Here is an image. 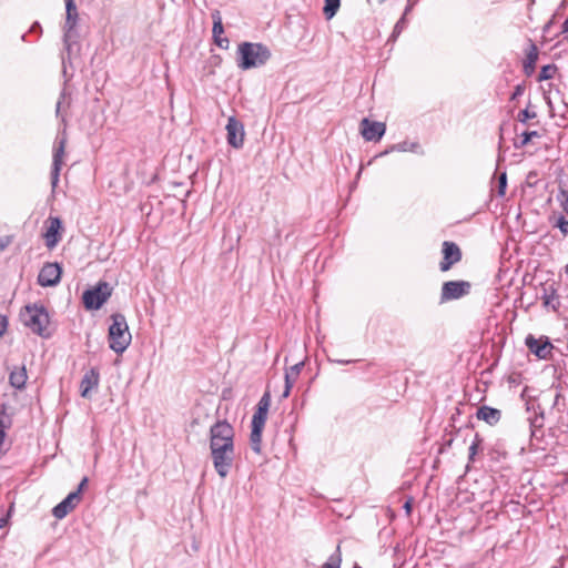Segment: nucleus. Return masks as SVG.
<instances>
[{
  "instance_id": "1",
  "label": "nucleus",
  "mask_w": 568,
  "mask_h": 568,
  "mask_svg": "<svg viewBox=\"0 0 568 568\" xmlns=\"http://www.w3.org/2000/svg\"><path fill=\"white\" fill-rule=\"evenodd\" d=\"M270 49L260 42H242L237 48L236 65L250 70L264 65L271 59Z\"/></svg>"
},
{
  "instance_id": "2",
  "label": "nucleus",
  "mask_w": 568,
  "mask_h": 568,
  "mask_svg": "<svg viewBox=\"0 0 568 568\" xmlns=\"http://www.w3.org/2000/svg\"><path fill=\"white\" fill-rule=\"evenodd\" d=\"M112 324L109 327V346L116 354H122L130 345L132 336L126 318L121 313L111 315Z\"/></svg>"
},
{
  "instance_id": "3",
  "label": "nucleus",
  "mask_w": 568,
  "mask_h": 568,
  "mask_svg": "<svg viewBox=\"0 0 568 568\" xmlns=\"http://www.w3.org/2000/svg\"><path fill=\"white\" fill-rule=\"evenodd\" d=\"M271 405V394L265 392L257 403L256 410L252 417V430L250 435V445L253 452L261 453L262 432L264 429L267 413Z\"/></svg>"
},
{
  "instance_id": "4",
  "label": "nucleus",
  "mask_w": 568,
  "mask_h": 568,
  "mask_svg": "<svg viewBox=\"0 0 568 568\" xmlns=\"http://www.w3.org/2000/svg\"><path fill=\"white\" fill-rule=\"evenodd\" d=\"M21 320L32 333L42 337H49L51 335L48 331L50 323L49 313L43 305H27L21 312Z\"/></svg>"
},
{
  "instance_id": "5",
  "label": "nucleus",
  "mask_w": 568,
  "mask_h": 568,
  "mask_svg": "<svg viewBox=\"0 0 568 568\" xmlns=\"http://www.w3.org/2000/svg\"><path fill=\"white\" fill-rule=\"evenodd\" d=\"M214 469L221 478H225L233 466L235 458L234 443L210 446Z\"/></svg>"
},
{
  "instance_id": "6",
  "label": "nucleus",
  "mask_w": 568,
  "mask_h": 568,
  "mask_svg": "<svg viewBox=\"0 0 568 568\" xmlns=\"http://www.w3.org/2000/svg\"><path fill=\"white\" fill-rule=\"evenodd\" d=\"M112 288L106 282H99L93 288L83 293L82 301L87 310H99L111 296Z\"/></svg>"
},
{
  "instance_id": "7",
  "label": "nucleus",
  "mask_w": 568,
  "mask_h": 568,
  "mask_svg": "<svg viewBox=\"0 0 568 568\" xmlns=\"http://www.w3.org/2000/svg\"><path fill=\"white\" fill-rule=\"evenodd\" d=\"M79 20V13L74 0H65V22L63 27V41L67 48H70L71 41L78 38L77 24Z\"/></svg>"
},
{
  "instance_id": "8",
  "label": "nucleus",
  "mask_w": 568,
  "mask_h": 568,
  "mask_svg": "<svg viewBox=\"0 0 568 568\" xmlns=\"http://www.w3.org/2000/svg\"><path fill=\"white\" fill-rule=\"evenodd\" d=\"M471 284L468 281H448L442 286L440 303L462 298L470 293Z\"/></svg>"
},
{
  "instance_id": "9",
  "label": "nucleus",
  "mask_w": 568,
  "mask_h": 568,
  "mask_svg": "<svg viewBox=\"0 0 568 568\" xmlns=\"http://www.w3.org/2000/svg\"><path fill=\"white\" fill-rule=\"evenodd\" d=\"M234 443V428L226 420H217L210 428V446Z\"/></svg>"
},
{
  "instance_id": "10",
  "label": "nucleus",
  "mask_w": 568,
  "mask_h": 568,
  "mask_svg": "<svg viewBox=\"0 0 568 568\" xmlns=\"http://www.w3.org/2000/svg\"><path fill=\"white\" fill-rule=\"evenodd\" d=\"M226 140L234 149H241L244 144V125L235 116H230L226 124Z\"/></svg>"
},
{
  "instance_id": "11",
  "label": "nucleus",
  "mask_w": 568,
  "mask_h": 568,
  "mask_svg": "<svg viewBox=\"0 0 568 568\" xmlns=\"http://www.w3.org/2000/svg\"><path fill=\"white\" fill-rule=\"evenodd\" d=\"M62 268L58 263H45L38 274L42 287L55 286L61 280Z\"/></svg>"
},
{
  "instance_id": "12",
  "label": "nucleus",
  "mask_w": 568,
  "mask_h": 568,
  "mask_svg": "<svg viewBox=\"0 0 568 568\" xmlns=\"http://www.w3.org/2000/svg\"><path fill=\"white\" fill-rule=\"evenodd\" d=\"M443 260L439 263V270L442 272H447L452 268V266L458 263L462 260V251L459 246L450 241H445L443 243Z\"/></svg>"
},
{
  "instance_id": "13",
  "label": "nucleus",
  "mask_w": 568,
  "mask_h": 568,
  "mask_svg": "<svg viewBox=\"0 0 568 568\" xmlns=\"http://www.w3.org/2000/svg\"><path fill=\"white\" fill-rule=\"evenodd\" d=\"M67 145V138L62 136L58 139L55 142L54 151H53V161H52V170H51V185L52 189H55L59 183L60 171L63 164V156Z\"/></svg>"
},
{
  "instance_id": "14",
  "label": "nucleus",
  "mask_w": 568,
  "mask_h": 568,
  "mask_svg": "<svg viewBox=\"0 0 568 568\" xmlns=\"http://www.w3.org/2000/svg\"><path fill=\"white\" fill-rule=\"evenodd\" d=\"M525 344L528 349L540 359H547L551 356L554 346L549 342L548 337L535 338L531 334H529L525 339Z\"/></svg>"
},
{
  "instance_id": "15",
  "label": "nucleus",
  "mask_w": 568,
  "mask_h": 568,
  "mask_svg": "<svg viewBox=\"0 0 568 568\" xmlns=\"http://www.w3.org/2000/svg\"><path fill=\"white\" fill-rule=\"evenodd\" d=\"M386 131V125L383 122L371 121L364 118L361 121V133L366 141H379Z\"/></svg>"
},
{
  "instance_id": "16",
  "label": "nucleus",
  "mask_w": 568,
  "mask_h": 568,
  "mask_svg": "<svg viewBox=\"0 0 568 568\" xmlns=\"http://www.w3.org/2000/svg\"><path fill=\"white\" fill-rule=\"evenodd\" d=\"M80 500L81 496L78 493H70L61 503L53 507L52 515L57 519L64 518L78 506Z\"/></svg>"
},
{
  "instance_id": "17",
  "label": "nucleus",
  "mask_w": 568,
  "mask_h": 568,
  "mask_svg": "<svg viewBox=\"0 0 568 568\" xmlns=\"http://www.w3.org/2000/svg\"><path fill=\"white\" fill-rule=\"evenodd\" d=\"M544 306L550 307L554 312H557L560 307L559 295L557 293L556 284L545 283L541 285V296Z\"/></svg>"
},
{
  "instance_id": "18",
  "label": "nucleus",
  "mask_w": 568,
  "mask_h": 568,
  "mask_svg": "<svg viewBox=\"0 0 568 568\" xmlns=\"http://www.w3.org/2000/svg\"><path fill=\"white\" fill-rule=\"evenodd\" d=\"M99 382L100 372L98 368L92 367L85 372L80 383L81 396L89 398L91 390L98 388Z\"/></svg>"
},
{
  "instance_id": "19",
  "label": "nucleus",
  "mask_w": 568,
  "mask_h": 568,
  "mask_svg": "<svg viewBox=\"0 0 568 568\" xmlns=\"http://www.w3.org/2000/svg\"><path fill=\"white\" fill-rule=\"evenodd\" d=\"M211 17L213 19L212 33H213L214 43L217 47H220L221 49H227L230 41L227 38L222 37V34L224 32V28H223V23H222L221 12L219 10H214L211 13Z\"/></svg>"
},
{
  "instance_id": "20",
  "label": "nucleus",
  "mask_w": 568,
  "mask_h": 568,
  "mask_svg": "<svg viewBox=\"0 0 568 568\" xmlns=\"http://www.w3.org/2000/svg\"><path fill=\"white\" fill-rule=\"evenodd\" d=\"M49 226L44 233L45 245L48 248H53L59 243L61 236L59 234L60 229L62 227L61 220L59 217L50 216Z\"/></svg>"
},
{
  "instance_id": "21",
  "label": "nucleus",
  "mask_w": 568,
  "mask_h": 568,
  "mask_svg": "<svg viewBox=\"0 0 568 568\" xmlns=\"http://www.w3.org/2000/svg\"><path fill=\"white\" fill-rule=\"evenodd\" d=\"M476 417L479 420L487 423L489 426H495L499 423L501 418V412L497 408L483 405L478 407L476 412Z\"/></svg>"
},
{
  "instance_id": "22",
  "label": "nucleus",
  "mask_w": 568,
  "mask_h": 568,
  "mask_svg": "<svg viewBox=\"0 0 568 568\" xmlns=\"http://www.w3.org/2000/svg\"><path fill=\"white\" fill-rule=\"evenodd\" d=\"M303 367L304 362L301 361L285 371V387L282 397L286 398L290 396L291 389L294 386L295 382L297 381Z\"/></svg>"
},
{
  "instance_id": "23",
  "label": "nucleus",
  "mask_w": 568,
  "mask_h": 568,
  "mask_svg": "<svg viewBox=\"0 0 568 568\" xmlns=\"http://www.w3.org/2000/svg\"><path fill=\"white\" fill-rule=\"evenodd\" d=\"M28 379L26 366H14L9 374V383L16 389H23Z\"/></svg>"
},
{
  "instance_id": "24",
  "label": "nucleus",
  "mask_w": 568,
  "mask_h": 568,
  "mask_svg": "<svg viewBox=\"0 0 568 568\" xmlns=\"http://www.w3.org/2000/svg\"><path fill=\"white\" fill-rule=\"evenodd\" d=\"M538 60V48L535 43H530L529 51L527 52L524 61V72L527 77H530L535 72L536 62Z\"/></svg>"
},
{
  "instance_id": "25",
  "label": "nucleus",
  "mask_w": 568,
  "mask_h": 568,
  "mask_svg": "<svg viewBox=\"0 0 568 568\" xmlns=\"http://www.w3.org/2000/svg\"><path fill=\"white\" fill-rule=\"evenodd\" d=\"M397 151V152H414L417 154H424V151L420 148V144L418 142H408L403 141L397 144H393L389 150H386L384 154H387L389 152Z\"/></svg>"
},
{
  "instance_id": "26",
  "label": "nucleus",
  "mask_w": 568,
  "mask_h": 568,
  "mask_svg": "<svg viewBox=\"0 0 568 568\" xmlns=\"http://www.w3.org/2000/svg\"><path fill=\"white\" fill-rule=\"evenodd\" d=\"M11 424L10 416L6 412V407H0V455L4 454V450L2 449L3 442L6 438V428H9Z\"/></svg>"
},
{
  "instance_id": "27",
  "label": "nucleus",
  "mask_w": 568,
  "mask_h": 568,
  "mask_svg": "<svg viewBox=\"0 0 568 568\" xmlns=\"http://www.w3.org/2000/svg\"><path fill=\"white\" fill-rule=\"evenodd\" d=\"M341 6V0H325L323 13L327 20H331L337 12Z\"/></svg>"
},
{
  "instance_id": "28",
  "label": "nucleus",
  "mask_w": 568,
  "mask_h": 568,
  "mask_svg": "<svg viewBox=\"0 0 568 568\" xmlns=\"http://www.w3.org/2000/svg\"><path fill=\"white\" fill-rule=\"evenodd\" d=\"M557 72V65L556 64H547L544 65L538 74L537 80L539 82L550 80L554 78L555 73Z\"/></svg>"
},
{
  "instance_id": "29",
  "label": "nucleus",
  "mask_w": 568,
  "mask_h": 568,
  "mask_svg": "<svg viewBox=\"0 0 568 568\" xmlns=\"http://www.w3.org/2000/svg\"><path fill=\"white\" fill-rule=\"evenodd\" d=\"M544 412L540 410L539 413H536L534 417H530V428H531V435L535 436V432L537 429H541L544 427Z\"/></svg>"
},
{
  "instance_id": "30",
  "label": "nucleus",
  "mask_w": 568,
  "mask_h": 568,
  "mask_svg": "<svg viewBox=\"0 0 568 568\" xmlns=\"http://www.w3.org/2000/svg\"><path fill=\"white\" fill-rule=\"evenodd\" d=\"M481 443H483L481 437L478 434H476L473 443L469 446V454H468V460L469 462H474L475 460V456L477 455L478 449H479Z\"/></svg>"
},
{
  "instance_id": "31",
  "label": "nucleus",
  "mask_w": 568,
  "mask_h": 568,
  "mask_svg": "<svg viewBox=\"0 0 568 568\" xmlns=\"http://www.w3.org/2000/svg\"><path fill=\"white\" fill-rule=\"evenodd\" d=\"M406 24L407 20L405 18V14H403L402 18L396 22L389 40L395 41L398 38V36L403 32V30L406 28Z\"/></svg>"
},
{
  "instance_id": "32",
  "label": "nucleus",
  "mask_w": 568,
  "mask_h": 568,
  "mask_svg": "<svg viewBox=\"0 0 568 568\" xmlns=\"http://www.w3.org/2000/svg\"><path fill=\"white\" fill-rule=\"evenodd\" d=\"M341 555L339 549L337 548L336 552L329 556L327 561L322 566V568H341Z\"/></svg>"
},
{
  "instance_id": "33",
  "label": "nucleus",
  "mask_w": 568,
  "mask_h": 568,
  "mask_svg": "<svg viewBox=\"0 0 568 568\" xmlns=\"http://www.w3.org/2000/svg\"><path fill=\"white\" fill-rule=\"evenodd\" d=\"M554 226L558 227L565 237L568 235V220L564 215L555 219Z\"/></svg>"
},
{
  "instance_id": "34",
  "label": "nucleus",
  "mask_w": 568,
  "mask_h": 568,
  "mask_svg": "<svg viewBox=\"0 0 568 568\" xmlns=\"http://www.w3.org/2000/svg\"><path fill=\"white\" fill-rule=\"evenodd\" d=\"M539 136L537 131H526L521 134V141L519 143H515L516 148H524L527 145L532 138Z\"/></svg>"
},
{
  "instance_id": "35",
  "label": "nucleus",
  "mask_w": 568,
  "mask_h": 568,
  "mask_svg": "<svg viewBox=\"0 0 568 568\" xmlns=\"http://www.w3.org/2000/svg\"><path fill=\"white\" fill-rule=\"evenodd\" d=\"M537 113L535 111H531L529 110V108H526L518 113L517 120L521 123H527L528 120L535 119Z\"/></svg>"
},
{
  "instance_id": "36",
  "label": "nucleus",
  "mask_w": 568,
  "mask_h": 568,
  "mask_svg": "<svg viewBox=\"0 0 568 568\" xmlns=\"http://www.w3.org/2000/svg\"><path fill=\"white\" fill-rule=\"evenodd\" d=\"M506 187H507V174H506V172H503L498 176V190H497V193H498L499 196H504L505 195Z\"/></svg>"
},
{
  "instance_id": "37",
  "label": "nucleus",
  "mask_w": 568,
  "mask_h": 568,
  "mask_svg": "<svg viewBox=\"0 0 568 568\" xmlns=\"http://www.w3.org/2000/svg\"><path fill=\"white\" fill-rule=\"evenodd\" d=\"M557 199L560 202L562 210L568 214V191L561 189Z\"/></svg>"
},
{
  "instance_id": "38",
  "label": "nucleus",
  "mask_w": 568,
  "mask_h": 568,
  "mask_svg": "<svg viewBox=\"0 0 568 568\" xmlns=\"http://www.w3.org/2000/svg\"><path fill=\"white\" fill-rule=\"evenodd\" d=\"M65 97H67V91L62 90L60 98L57 102V106H55V114H57V116H61L62 121H64V116L61 115V106H62V103H63Z\"/></svg>"
},
{
  "instance_id": "39",
  "label": "nucleus",
  "mask_w": 568,
  "mask_h": 568,
  "mask_svg": "<svg viewBox=\"0 0 568 568\" xmlns=\"http://www.w3.org/2000/svg\"><path fill=\"white\" fill-rule=\"evenodd\" d=\"M524 91H525V85L524 84H517L515 87L514 92L511 93L510 100L511 101L517 100L519 97H521L524 94Z\"/></svg>"
},
{
  "instance_id": "40",
  "label": "nucleus",
  "mask_w": 568,
  "mask_h": 568,
  "mask_svg": "<svg viewBox=\"0 0 568 568\" xmlns=\"http://www.w3.org/2000/svg\"><path fill=\"white\" fill-rule=\"evenodd\" d=\"M12 242L11 235L0 236V252L6 250Z\"/></svg>"
},
{
  "instance_id": "41",
  "label": "nucleus",
  "mask_w": 568,
  "mask_h": 568,
  "mask_svg": "<svg viewBox=\"0 0 568 568\" xmlns=\"http://www.w3.org/2000/svg\"><path fill=\"white\" fill-rule=\"evenodd\" d=\"M8 327V318L0 314V337L6 333Z\"/></svg>"
},
{
  "instance_id": "42",
  "label": "nucleus",
  "mask_w": 568,
  "mask_h": 568,
  "mask_svg": "<svg viewBox=\"0 0 568 568\" xmlns=\"http://www.w3.org/2000/svg\"><path fill=\"white\" fill-rule=\"evenodd\" d=\"M88 481H89L88 477H83L78 486V489L74 493H78V495L81 496V493L84 489V487L88 485Z\"/></svg>"
},
{
  "instance_id": "43",
  "label": "nucleus",
  "mask_w": 568,
  "mask_h": 568,
  "mask_svg": "<svg viewBox=\"0 0 568 568\" xmlns=\"http://www.w3.org/2000/svg\"><path fill=\"white\" fill-rule=\"evenodd\" d=\"M8 523V514L0 513V528H3Z\"/></svg>"
},
{
  "instance_id": "44",
  "label": "nucleus",
  "mask_w": 568,
  "mask_h": 568,
  "mask_svg": "<svg viewBox=\"0 0 568 568\" xmlns=\"http://www.w3.org/2000/svg\"><path fill=\"white\" fill-rule=\"evenodd\" d=\"M415 6V1L413 0H407V6L404 10V14L405 17L412 11L413 7Z\"/></svg>"
},
{
  "instance_id": "45",
  "label": "nucleus",
  "mask_w": 568,
  "mask_h": 568,
  "mask_svg": "<svg viewBox=\"0 0 568 568\" xmlns=\"http://www.w3.org/2000/svg\"><path fill=\"white\" fill-rule=\"evenodd\" d=\"M561 33L565 34V39H568V18L564 21L561 26Z\"/></svg>"
},
{
  "instance_id": "46",
  "label": "nucleus",
  "mask_w": 568,
  "mask_h": 568,
  "mask_svg": "<svg viewBox=\"0 0 568 568\" xmlns=\"http://www.w3.org/2000/svg\"><path fill=\"white\" fill-rule=\"evenodd\" d=\"M404 509H405L406 514L409 516L412 513V499H408L405 501Z\"/></svg>"
},
{
  "instance_id": "47",
  "label": "nucleus",
  "mask_w": 568,
  "mask_h": 568,
  "mask_svg": "<svg viewBox=\"0 0 568 568\" xmlns=\"http://www.w3.org/2000/svg\"><path fill=\"white\" fill-rule=\"evenodd\" d=\"M41 30V27L38 22H36L32 27H31V31H34V30Z\"/></svg>"
},
{
  "instance_id": "48",
  "label": "nucleus",
  "mask_w": 568,
  "mask_h": 568,
  "mask_svg": "<svg viewBox=\"0 0 568 568\" xmlns=\"http://www.w3.org/2000/svg\"><path fill=\"white\" fill-rule=\"evenodd\" d=\"M339 364H347L349 361H337Z\"/></svg>"
},
{
  "instance_id": "49",
  "label": "nucleus",
  "mask_w": 568,
  "mask_h": 568,
  "mask_svg": "<svg viewBox=\"0 0 568 568\" xmlns=\"http://www.w3.org/2000/svg\"><path fill=\"white\" fill-rule=\"evenodd\" d=\"M559 397H560V395H559V394H557V395H556L555 403H554L555 405L557 404V402H558Z\"/></svg>"
},
{
  "instance_id": "50",
  "label": "nucleus",
  "mask_w": 568,
  "mask_h": 568,
  "mask_svg": "<svg viewBox=\"0 0 568 568\" xmlns=\"http://www.w3.org/2000/svg\"><path fill=\"white\" fill-rule=\"evenodd\" d=\"M385 1H386V0H378V2H379V3H383V2H385Z\"/></svg>"
},
{
  "instance_id": "51",
  "label": "nucleus",
  "mask_w": 568,
  "mask_h": 568,
  "mask_svg": "<svg viewBox=\"0 0 568 568\" xmlns=\"http://www.w3.org/2000/svg\"><path fill=\"white\" fill-rule=\"evenodd\" d=\"M566 272H567V274H568V264H567V268H566Z\"/></svg>"
}]
</instances>
